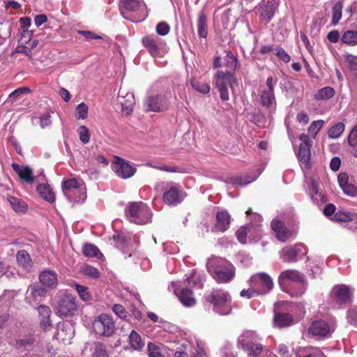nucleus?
Instances as JSON below:
<instances>
[{
	"label": "nucleus",
	"instance_id": "f257e3e1",
	"mask_svg": "<svg viewBox=\"0 0 357 357\" xmlns=\"http://www.w3.org/2000/svg\"><path fill=\"white\" fill-rule=\"evenodd\" d=\"M54 310L61 318L73 317L77 311L76 298L70 294L60 291L55 296Z\"/></svg>",
	"mask_w": 357,
	"mask_h": 357
},
{
	"label": "nucleus",
	"instance_id": "f03ea898",
	"mask_svg": "<svg viewBox=\"0 0 357 357\" xmlns=\"http://www.w3.org/2000/svg\"><path fill=\"white\" fill-rule=\"evenodd\" d=\"M259 337L254 331H244L238 339V344L249 357H257L263 347L259 342Z\"/></svg>",
	"mask_w": 357,
	"mask_h": 357
},
{
	"label": "nucleus",
	"instance_id": "7ed1b4c3",
	"mask_svg": "<svg viewBox=\"0 0 357 357\" xmlns=\"http://www.w3.org/2000/svg\"><path fill=\"white\" fill-rule=\"evenodd\" d=\"M206 300L213 304V310L220 315H227L231 311V297L225 291L213 289Z\"/></svg>",
	"mask_w": 357,
	"mask_h": 357
},
{
	"label": "nucleus",
	"instance_id": "20e7f679",
	"mask_svg": "<svg viewBox=\"0 0 357 357\" xmlns=\"http://www.w3.org/2000/svg\"><path fill=\"white\" fill-rule=\"evenodd\" d=\"M126 215L130 222L142 225L148 223L151 217L150 208L142 202H130L126 208Z\"/></svg>",
	"mask_w": 357,
	"mask_h": 357
},
{
	"label": "nucleus",
	"instance_id": "39448f33",
	"mask_svg": "<svg viewBox=\"0 0 357 357\" xmlns=\"http://www.w3.org/2000/svg\"><path fill=\"white\" fill-rule=\"evenodd\" d=\"M62 191L70 202H81L86 198V188L84 183L75 178L63 182Z\"/></svg>",
	"mask_w": 357,
	"mask_h": 357
},
{
	"label": "nucleus",
	"instance_id": "423d86ee",
	"mask_svg": "<svg viewBox=\"0 0 357 357\" xmlns=\"http://www.w3.org/2000/svg\"><path fill=\"white\" fill-rule=\"evenodd\" d=\"M215 84L218 89L220 98L227 101L229 99L228 88L233 91L234 86L237 85V79L234 75L229 72L218 70L214 75Z\"/></svg>",
	"mask_w": 357,
	"mask_h": 357
},
{
	"label": "nucleus",
	"instance_id": "0eeeda50",
	"mask_svg": "<svg viewBox=\"0 0 357 357\" xmlns=\"http://www.w3.org/2000/svg\"><path fill=\"white\" fill-rule=\"evenodd\" d=\"M93 330L98 335L112 337L116 331L115 321L112 316L102 314L94 319Z\"/></svg>",
	"mask_w": 357,
	"mask_h": 357
},
{
	"label": "nucleus",
	"instance_id": "6e6552de",
	"mask_svg": "<svg viewBox=\"0 0 357 357\" xmlns=\"http://www.w3.org/2000/svg\"><path fill=\"white\" fill-rule=\"evenodd\" d=\"M234 275V266L230 262L223 259L216 261L213 276L218 282H227Z\"/></svg>",
	"mask_w": 357,
	"mask_h": 357
},
{
	"label": "nucleus",
	"instance_id": "1a4fd4ad",
	"mask_svg": "<svg viewBox=\"0 0 357 357\" xmlns=\"http://www.w3.org/2000/svg\"><path fill=\"white\" fill-rule=\"evenodd\" d=\"M12 168L20 180L24 183L33 184L35 182L39 183L45 181V176L43 172L34 176L32 169L29 166L13 163Z\"/></svg>",
	"mask_w": 357,
	"mask_h": 357
},
{
	"label": "nucleus",
	"instance_id": "9d476101",
	"mask_svg": "<svg viewBox=\"0 0 357 357\" xmlns=\"http://www.w3.org/2000/svg\"><path fill=\"white\" fill-rule=\"evenodd\" d=\"M112 168L116 175L123 179L131 178L137 172V169L133 165L118 156L115 157Z\"/></svg>",
	"mask_w": 357,
	"mask_h": 357
},
{
	"label": "nucleus",
	"instance_id": "9b49d317",
	"mask_svg": "<svg viewBox=\"0 0 357 357\" xmlns=\"http://www.w3.org/2000/svg\"><path fill=\"white\" fill-rule=\"evenodd\" d=\"M142 43L153 56H160L166 46L165 42L155 35H146L142 38Z\"/></svg>",
	"mask_w": 357,
	"mask_h": 357
},
{
	"label": "nucleus",
	"instance_id": "f8f14e48",
	"mask_svg": "<svg viewBox=\"0 0 357 357\" xmlns=\"http://www.w3.org/2000/svg\"><path fill=\"white\" fill-rule=\"evenodd\" d=\"M250 285L257 292V295L265 294L273 287L271 277L264 273L254 275L250 279Z\"/></svg>",
	"mask_w": 357,
	"mask_h": 357
},
{
	"label": "nucleus",
	"instance_id": "ddd939ff",
	"mask_svg": "<svg viewBox=\"0 0 357 357\" xmlns=\"http://www.w3.org/2000/svg\"><path fill=\"white\" fill-rule=\"evenodd\" d=\"M301 141L300 149L298 153V158L302 168L310 167L311 141L308 135L302 134L299 136Z\"/></svg>",
	"mask_w": 357,
	"mask_h": 357
},
{
	"label": "nucleus",
	"instance_id": "4468645a",
	"mask_svg": "<svg viewBox=\"0 0 357 357\" xmlns=\"http://www.w3.org/2000/svg\"><path fill=\"white\" fill-rule=\"evenodd\" d=\"M277 80H274L272 77H268L266 79L267 89L262 90L260 94V102L261 105L267 108L271 109L275 107V98L274 94V85Z\"/></svg>",
	"mask_w": 357,
	"mask_h": 357
},
{
	"label": "nucleus",
	"instance_id": "2eb2a0df",
	"mask_svg": "<svg viewBox=\"0 0 357 357\" xmlns=\"http://www.w3.org/2000/svg\"><path fill=\"white\" fill-rule=\"evenodd\" d=\"M47 294L45 288L37 284L29 286L25 294L24 301L31 306L36 307Z\"/></svg>",
	"mask_w": 357,
	"mask_h": 357
},
{
	"label": "nucleus",
	"instance_id": "dca6fc26",
	"mask_svg": "<svg viewBox=\"0 0 357 357\" xmlns=\"http://www.w3.org/2000/svg\"><path fill=\"white\" fill-rule=\"evenodd\" d=\"M306 253L305 246L303 244H297L292 248H283L280 252V258L284 262H294Z\"/></svg>",
	"mask_w": 357,
	"mask_h": 357
},
{
	"label": "nucleus",
	"instance_id": "f3484780",
	"mask_svg": "<svg viewBox=\"0 0 357 357\" xmlns=\"http://www.w3.org/2000/svg\"><path fill=\"white\" fill-rule=\"evenodd\" d=\"M146 107L149 111L161 112L167 109L169 102L165 96L151 95L148 96L145 102Z\"/></svg>",
	"mask_w": 357,
	"mask_h": 357
},
{
	"label": "nucleus",
	"instance_id": "a211bd4d",
	"mask_svg": "<svg viewBox=\"0 0 357 357\" xmlns=\"http://www.w3.org/2000/svg\"><path fill=\"white\" fill-rule=\"evenodd\" d=\"M165 190L163 195L164 202L169 205H176L181 202L177 184L173 182L162 183Z\"/></svg>",
	"mask_w": 357,
	"mask_h": 357
},
{
	"label": "nucleus",
	"instance_id": "6ab92c4d",
	"mask_svg": "<svg viewBox=\"0 0 357 357\" xmlns=\"http://www.w3.org/2000/svg\"><path fill=\"white\" fill-rule=\"evenodd\" d=\"M335 328L333 323L328 324L324 320H318L312 322L309 328V333L314 336L326 337L334 331Z\"/></svg>",
	"mask_w": 357,
	"mask_h": 357
},
{
	"label": "nucleus",
	"instance_id": "aec40b11",
	"mask_svg": "<svg viewBox=\"0 0 357 357\" xmlns=\"http://www.w3.org/2000/svg\"><path fill=\"white\" fill-rule=\"evenodd\" d=\"M331 295L339 304L350 303L352 298V291L351 289L345 284H337L333 287Z\"/></svg>",
	"mask_w": 357,
	"mask_h": 357
},
{
	"label": "nucleus",
	"instance_id": "412c9836",
	"mask_svg": "<svg viewBox=\"0 0 357 357\" xmlns=\"http://www.w3.org/2000/svg\"><path fill=\"white\" fill-rule=\"evenodd\" d=\"M73 335L74 329L72 325L68 322H62L58 324L56 333L54 335V338L64 344H69Z\"/></svg>",
	"mask_w": 357,
	"mask_h": 357
},
{
	"label": "nucleus",
	"instance_id": "4be33fe9",
	"mask_svg": "<svg viewBox=\"0 0 357 357\" xmlns=\"http://www.w3.org/2000/svg\"><path fill=\"white\" fill-rule=\"evenodd\" d=\"M304 279L303 274L296 270L289 269L280 273L278 281L281 287H284L289 282L298 283L304 281Z\"/></svg>",
	"mask_w": 357,
	"mask_h": 357
},
{
	"label": "nucleus",
	"instance_id": "5701e85b",
	"mask_svg": "<svg viewBox=\"0 0 357 357\" xmlns=\"http://www.w3.org/2000/svg\"><path fill=\"white\" fill-rule=\"evenodd\" d=\"M278 9V4L273 0H263L259 5V13L264 20L270 21Z\"/></svg>",
	"mask_w": 357,
	"mask_h": 357
},
{
	"label": "nucleus",
	"instance_id": "b1692460",
	"mask_svg": "<svg viewBox=\"0 0 357 357\" xmlns=\"http://www.w3.org/2000/svg\"><path fill=\"white\" fill-rule=\"evenodd\" d=\"M39 280L44 288L55 289L58 284V275L54 271L45 269L40 273Z\"/></svg>",
	"mask_w": 357,
	"mask_h": 357
},
{
	"label": "nucleus",
	"instance_id": "393cba45",
	"mask_svg": "<svg viewBox=\"0 0 357 357\" xmlns=\"http://www.w3.org/2000/svg\"><path fill=\"white\" fill-rule=\"evenodd\" d=\"M337 182L345 195L349 197L357 196V187L349 182V176L346 172H342L338 175Z\"/></svg>",
	"mask_w": 357,
	"mask_h": 357
},
{
	"label": "nucleus",
	"instance_id": "a878e982",
	"mask_svg": "<svg viewBox=\"0 0 357 357\" xmlns=\"http://www.w3.org/2000/svg\"><path fill=\"white\" fill-rule=\"evenodd\" d=\"M271 227L277 238L282 242L286 241L292 236V232L290 231L286 227H284L282 222L278 220H273L271 222Z\"/></svg>",
	"mask_w": 357,
	"mask_h": 357
},
{
	"label": "nucleus",
	"instance_id": "bb28decb",
	"mask_svg": "<svg viewBox=\"0 0 357 357\" xmlns=\"http://www.w3.org/2000/svg\"><path fill=\"white\" fill-rule=\"evenodd\" d=\"M119 97L123 99V100H120L122 106V113L125 115H129L132 112V107L135 104L133 93H127L125 95V91L122 88H120Z\"/></svg>",
	"mask_w": 357,
	"mask_h": 357
},
{
	"label": "nucleus",
	"instance_id": "cd10ccee",
	"mask_svg": "<svg viewBox=\"0 0 357 357\" xmlns=\"http://www.w3.org/2000/svg\"><path fill=\"white\" fill-rule=\"evenodd\" d=\"M231 222V216L227 211H221L216 214L215 230L224 232L228 229Z\"/></svg>",
	"mask_w": 357,
	"mask_h": 357
},
{
	"label": "nucleus",
	"instance_id": "c85d7f7f",
	"mask_svg": "<svg viewBox=\"0 0 357 357\" xmlns=\"http://www.w3.org/2000/svg\"><path fill=\"white\" fill-rule=\"evenodd\" d=\"M43 183V182L37 183V192L41 196V197H43L45 201L50 203L54 202L55 194L53 192L52 189L50 188L49 184Z\"/></svg>",
	"mask_w": 357,
	"mask_h": 357
},
{
	"label": "nucleus",
	"instance_id": "c756f323",
	"mask_svg": "<svg viewBox=\"0 0 357 357\" xmlns=\"http://www.w3.org/2000/svg\"><path fill=\"white\" fill-rule=\"evenodd\" d=\"M180 302L185 307H192L196 304V299L191 289L183 288L178 296Z\"/></svg>",
	"mask_w": 357,
	"mask_h": 357
},
{
	"label": "nucleus",
	"instance_id": "7c9ffc66",
	"mask_svg": "<svg viewBox=\"0 0 357 357\" xmlns=\"http://www.w3.org/2000/svg\"><path fill=\"white\" fill-rule=\"evenodd\" d=\"M293 324V317L287 313H279L275 315L273 325L275 327H287Z\"/></svg>",
	"mask_w": 357,
	"mask_h": 357
},
{
	"label": "nucleus",
	"instance_id": "2f4dec72",
	"mask_svg": "<svg viewBox=\"0 0 357 357\" xmlns=\"http://www.w3.org/2000/svg\"><path fill=\"white\" fill-rule=\"evenodd\" d=\"M38 45V40H34L31 45H22L20 43H18L17 46L15 47V49L11 52L10 56L14 57L15 54L17 53H21L24 55L31 58L32 56V50L34 49Z\"/></svg>",
	"mask_w": 357,
	"mask_h": 357
},
{
	"label": "nucleus",
	"instance_id": "473e14b6",
	"mask_svg": "<svg viewBox=\"0 0 357 357\" xmlns=\"http://www.w3.org/2000/svg\"><path fill=\"white\" fill-rule=\"evenodd\" d=\"M119 3L122 15L123 8L128 11H136L145 6L143 0H119Z\"/></svg>",
	"mask_w": 357,
	"mask_h": 357
},
{
	"label": "nucleus",
	"instance_id": "72a5a7b5",
	"mask_svg": "<svg viewBox=\"0 0 357 357\" xmlns=\"http://www.w3.org/2000/svg\"><path fill=\"white\" fill-rule=\"evenodd\" d=\"M17 264L26 271H29L32 266V260L28 252L25 250H20L16 255Z\"/></svg>",
	"mask_w": 357,
	"mask_h": 357
},
{
	"label": "nucleus",
	"instance_id": "f704fd0d",
	"mask_svg": "<svg viewBox=\"0 0 357 357\" xmlns=\"http://www.w3.org/2000/svg\"><path fill=\"white\" fill-rule=\"evenodd\" d=\"M7 200L10 204L12 208L16 212V213H24L27 210V205L26 204L22 201L20 199H18L17 197H14L12 196L7 197Z\"/></svg>",
	"mask_w": 357,
	"mask_h": 357
},
{
	"label": "nucleus",
	"instance_id": "c9c22d12",
	"mask_svg": "<svg viewBox=\"0 0 357 357\" xmlns=\"http://www.w3.org/2000/svg\"><path fill=\"white\" fill-rule=\"evenodd\" d=\"M307 288V283L306 279H304V281L299 282L298 283L293 284L292 286L290 287L289 293L292 296H301L305 294Z\"/></svg>",
	"mask_w": 357,
	"mask_h": 357
},
{
	"label": "nucleus",
	"instance_id": "e433bc0d",
	"mask_svg": "<svg viewBox=\"0 0 357 357\" xmlns=\"http://www.w3.org/2000/svg\"><path fill=\"white\" fill-rule=\"evenodd\" d=\"M128 342L130 347L134 350H141L145 345L140 335L135 331L130 333Z\"/></svg>",
	"mask_w": 357,
	"mask_h": 357
},
{
	"label": "nucleus",
	"instance_id": "4c0bfd02",
	"mask_svg": "<svg viewBox=\"0 0 357 357\" xmlns=\"http://www.w3.org/2000/svg\"><path fill=\"white\" fill-rule=\"evenodd\" d=\"M341 40L343 43L349 45H357V30L351 31L348 30L344 32L341 37Z\"/></svg>",
	"mask_w": 357,
	"mask_h": 357
},
{
	"label": "nucleus",
	"instance_id": "58836bf2",
	"mask_svg": "<svg viewBox=\"0 0 357 357\" xmlns=\"http://www.w3.org/2000/svg\"><path fill=\"white\" fill-rule=\"evenodd\" d=\"M335 94V90L331 86L324 87L319 89L314 95V98L317 100H327L332 98Z\"/></svg>",
	"mask_w": 357,
	"mask_h": 357
},
{
	"label": "nucleus",
	"instance_id": "ea45409f",
	"mask_svg": "<svg viewBox=\"0 0 357 357\" xmlns=\"http://www.w3.org/2000/svg\"><path fill=\"white\" fill-rule=\"evenodd\" d=\"M83 252L84 255L89 257H96L100 259L102 257V255L98 247L90 243L84 245L83 248Z\"/></svg>",
	"mask_w": 357,
	"mask_h": 357
},
{
	"label": "nucleus",
	"instance_id": "a19ab883",
	"mask_svg": "<svg viewBox=\"0 0 357 357\" xmlns=\"http://www.w3.org/2000/svg\"><path fill=\"white\" fill-rule=\"evenodd\" d=\"M345 126L343 123L339 122L337 124L333 126L328 131V135L329 138L337 139L339 138L342 132H344Z\"/></svg>",
	"mask_w": 357,
	"mask_h": 357
},
{
	"label": "nucleus",
	"instance_id": "79ce46f5",
	"mask_svg": "<svg viewBox=\"0 0 357 357\" xmlns=\"http://www.w3.org/2000/svg\"><path fill=\"white\" fill-rule=\"evenodd\" d=\"M197 29L199 35L201 38H206L207 36L206 17L203 13H201L199 15Z\"/></svg>",
	"mask_w": 357,
	"mask_h": 357
},
{
	"label": "nucleus",
	"instance_id": "37998d69",
	"mask_svg": "<svg viewBox=\"0 0 357 357\" xmlns=\"http://www.w3.org/2000/svg\"><path fill=\"white\" fill-rule=\"evenodd\" d=\"M342 3L340 1L336 2L332 9L333 20L334 25L337 24L342 17Z\"/></svg>",
	"mask_w": 357,
	"mask_h": 357
},
{
	"label": "nucleus",
	"instance_id": "c03bdc74",
	"mask_svg": "<svg viewBox=\"0 0 357 357\" xmlns=\"http://www.w3.org/2000/svg\"><path fill=\"white\" fill-rule=\"evenodd\" d=\"M34 342V339L32 337H26L16 342V347L20 351L29 349Z\"/></svg>",
	"mask_w": 357,
	"mask_h": 357
},
{
	"label": "nucleus",
	"instance_id": "a18cd8bd",
	"mask_svg": "<svg viewBox=\"0 0 357 357\" xmlns=\"http://www.w3.org/2000/svg\"><path fill=\"white\" fill-rule=\"evenodd\" d=\"M33 31L28 29L23 30L21 33L18 43L22 45H31V43L35 40L33 39Z\"/></svg>",
	"mask_w": 357,
	"mask_h": 357
},
{
	"label": "nucleus",
	"instance_id": "49530a36",
	"mask_svg": "<svg viewBox=\"0 0 357 357\" xmlns=\"http://www.w3.org/2000/svg\"><path fill=\"white\" fill-rule=\"evenodd\" d=\"M91 350L92 351L93 357H108L107 352L102 344L94 343Z\"/></svg>",
	"mask_w": 357,
	"mask_h": 357
},
{
	"label": "nucleus",
	"instance_id": "de8ad7c7",
	"mask_svg": "<svg viewBox=\"0 0 357 357\" xmlns=\"http://www.w3.org/2000/svg\"><path fill=\"white\" fill-rule=\"evenodd\" d=\"M75 289L79 296L80 298L84 301H89L91 298V295L89 293L88 288L85 286L75 284Z\"/></svg>",
	"mask_w": 357,
	"mask_h": 357
},
{
	"label": "nucleus",
	"instance_id": "09e8293b",
	"mask_svg": "<svg viewBox=\"0 0 357 357\" xmlns=\"http://www.w3.org/2000/svg\"><path fill=\"white\" fill-rule=\"evenodd\" d=\"M225 66L231 70L237 68L238 60L231 52H228L225 57Z\"/></svg>",
	"mask_w": 357,
	"mask_h": 357
},
{
	"label": "nucleus",
	"instance_id": "8fccbe9b",
	"mask_svg": "<svg viewBox=\"0 0 357 357\" xmlns=\"http://www.w3.org/2000/svg\"><path fill=\"white\" fill-rule=\"evenodd\" d=\"M324 124L323 120H318L313 121L310 127L308 128V133L309 135L314 138L318 134L319 131L321 129Z\"/></svg>",
	"mask_w": 357,
	"mask_h": 357
},
{
	"label": "nucleus",
	"instance_id": "3c124183",
	"mask_svg": "<svg viewBox=\"0 0 357 357\" xmlns=\"http://www.w3.org/2000/svg\"><path fill=\"white\" fill-rule=\"evenodd\" d=\"M89 108L84 103L79 104L75 109V116L77 119H85L88 116Z\"/></svg>",
	"mask_w": 357,
	"mask_h": 357
},
{
	"label": "nucleus",
	"instance_id": "603ef678",
	"mask_svg": "<svg viewBox=\"0 0 357 357\" xmlns=\"http://www.w3.org/2000/svg\"><path fill=\"white\" fill-rule=\"evenodd\" d=\"M82 272L84 275L89 276L91 278H98L100 275L99 271L90 265H84L82 266Z\"/></svg>",
	"mask_w": 357,
	"mask_h": 357
},
{
	"label": "nucleus",
	"instance_id": "864d4df0",
	"mask_svg": "<svg viewBox=\"0 0 357 357\" xmlns=\"http://www.w3.org/2000/svg\"><path fill=\"white\" fill-rule=\"evenodd\" d=\"M38 119L36 116H35L32 119L33 123H34V120ZM39 123L40 126L42 128H45V127L50 126L52 123L51 121V114L50 112H45L43 115H41L39 118Z\"/></svg>",
	"mask_w": 357,
	"mask_h": 357
},
{
	"label": "nucleus",
	"instance_id": "5fc2aeb1",
	"mask_svg": "<svg viewBox=\"0 0 357 357\" xmlns=\"http://www.w3.org/2000/svg\"><path fill=\"white\" fill-rule=\"evenodd\" d=\"M79 139L83 144H87L89 142V130L85 126H81L77 130Z\"/></svg>",
	"mask_w": 357,
	"mask_h": 357
},
{
	"label": "nucleus",
	"instance_id": "6e6d98bb",
	"mask_svg": "<svg viewBox=\"0 0 357 357\" xmlns=\"http://www.w3.org/2000/svg\"><path fill=\"white\" fill-rule=\"evenodd\" d=\"M114 240L116 241V247L119 249H124L129 243L126 236L123 234L114 236Z\"/></svg>",
	"mask_w": 357,
	"mask_h": 357
},
{
	"label": "nucleus",
	"instance_id": "4d7b16f0",
	"mask_svg": "<svg viewBox=\"0 0 357 357\" xmlns=\"http://www.w3.org/2000/svg\"><path fill=\"white\" fill-rule=\"evenodd\" d=\"M351 212L349 211H338L334 216L333 220L337 222H349L351 220Z\"/></svg>",
	"mask_w": 357,
	"mask_h": 357
},
{
	"label": "nucleus",
	"instance_id": "13d9d810",
	"mask_svg": "<svg viewBox=\"0 0 357 357\" xmlns=\"http://www.w3.org/2000/svg\"><path fill=\"white\" fill-rule=\"evenodd\" d=\"M191 84L195 90L202 93H207L210 91V86L208 84L192 81Z\"/></svg>",
	"mask_w": 357,
	"mask_h": 357
},
{
	"label": "nucleus",
	"instance_id": "bf43d9fd",
	"mask_svg": "<svg viewBox=\"0 0 357 357\" xmlns=\"http://www.w3.org/2000/svg\"><path fill=\"white\" fill-rule=\"evenodd\" d=\"M148 353L149 357H163L159 347L151 342L148 344Z\"/></svg>",
	"mask_w": 357,
	"mask_h": 357
},
{
	"label": "nucleus",
	"instance_id": "052dcab7",
	"mask_svg": "<svg viewBox=\"0 0 357 357\" xmlns=\"http://www.w3.org/2000/svg\"><path fill=\"white\" fill-rule=\"evenodd\" d=\"M156 32L160 36H166L169 33L170 27L164 22H160L156 26Z\"/></svg>",
	"mask_w": 357,
	"mask_h": 357
},
{
	"label": "nucleus",
	"instance_id": "680f3d73",
	"mask_svg": "<svg viewBox=\"0 0 357 357\" xmlns=\"http://www.w3.org/2000/svg\"><path fill=\"white\" fill-rule=\"evenodd\" d=\"M38 311L40 319L50 317L52 313L51 309L45 305H40L38 307Z\"/></svg>",
	"mask_w": 357,
	"mask_h": 357
},
{
	"label": "nucleus",
	"instance_id": "e2e57ef3",
	"mask_svg": "<svg viewBox=\"0 0 357 357\" xmlns=\"http://www.w3.org/2000/svg\"><path fill=\"white\" fill-rule=\"evenodd\" d=\"M344 57L351 70H357V56L347 54Z\"/></svg>",
	"mask_w": 357,
	"mask_h": 357
},
{
	"label": "nucleus",
	"instance_id": "0e129e2a",
	"mask_svg": "<svg viewBox=\"0 0 357 357\" xmlns=\"http://www.w3.org/2000/svg\"><path fill=\"white\" fill-rule=\"evenodd\" d=\"M348 142L351 146H355L357 144V125L351 129L348 136Z\"/></svg>",
	"mask_w": 357,
	"mask_h": 357
},
{
	"label": "nucleus",
	"instance_id": "69168bd1",
	"mask_svg": "<svg viewBox=\"0 0 357 357\" xmlns=\"http://www.w3.org/2000/svg\"><path fill=\"white\" fill-rule=\"evenodd\" d=\"M93 162L102 167H105L109 165L108 160L101 154L94 155L93 157Z\"/></svg>",
	"mask_w": 357,
	"mask_h": 357
},
{
	"label": "nucleus",
	"instance_id": "338daca9",
	"mask_svg": "<svg viewBox=\"0 0 357 357\" xmlns=\"http://www.w3.org/2000/svg\"><path fill=\"white\" fill-rule=\"evenodd\" d=\"M112 310L121 319H126L127 317V312L121 305L115 304L112 307Z\"/></svg>",
	"mask_w": 357,
	"mask_h": 357
},
{
	"label": "nucleus",
	"instance_id": "774afa93",
	"mask_svg": "<svg viewBox=\"0 0 357 357\" xmlns=\"http://www.w3.org/2000/svg\"><path fill=\"white\" fill-rule=\"evenodd\" d=\"M348 320L351 324L357 326V307H354L349 310L348 312Z\"/></svg>",
	"mask_w": 357,
	"mask_h": 357
}]
</instances>
